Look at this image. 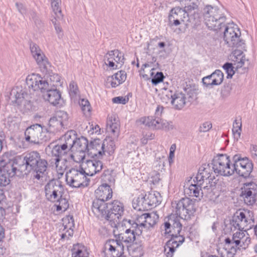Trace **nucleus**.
Wrapping results in <instances>:
<instances>
[{
	"label": "nucleus",
	"mask_w": 257,
	"mask_h": 257,
	"mask_svg": "<svg viewBox=\"0 0 257 257\" xmlns=\"http://www.w3.org/2000/svg\"><path fill=\"white\" fill-rule=\"evenodd\" d=\"M212 164H204L199 169L196 176L193 180L194 183H197L199 185H204V190L212 191L215 186V176L212 174Z\"/></svg>",
	"instance_id": "nucleus-5"
},
{
	"label": "nucleus",
	"mask_w": 257,
	"mask_h": 257,
	"mask_svg": "<svg viewBox=\"0 0 257 257\" xmlns=\"http://www.w3.org/2000/svg\"><path fill=\"white\" fill-rule=\"evenodd\" d=\"M126 79V72L123 70H120L114 74L107 77L106 85L108 87L115 88L124 82Z\"/></svg>",
	"instance_id": "nucleus-29"
},
{
	"label": "nucleus",
	"mask_w": 257,
	"mask_h": 257,
	"mask_svg": "<svg viewBox=\"0 0 257 257\" xmlns=\"http://www.w3.org/2000/svg\"><path fill=\"white\" fill-rule=\"evenodd\" d=\"M65 160H61L59 158L55 159V167L58 173L62 175L66 170L67 166Z\"/></svg>",
	"instance_id": "nucleus-50"
},
{
	"label": "nucleus",
	"mask_w": 257,
	"mask_h": 257,
	"mask_svg": "<svg viewBox=\"0 0 257 257\" xmlns=\"http://www.w3.org/2000/svg\"><path fill=\"white\" fill-rule=\"evenodd\" d=\"M55 116L57 119H59L60 121L62 122V124L64 126L67 124L68 120V115L66 112L60 110L56 112Z\"/></svg>",
	"instance_id": "nucleus-54"
},
{
	"label": "nucleus",
	"mask_w": 257,
	"mask_h": 257,
	"mask_svg": "<svg viewBox=\"0 0 257 257\" xmlns=\"http://www.w3.org/2000/svg\"><path fill=\"white\" fill-rule=\"evenodd\" d=\"M26 82L30 92L39 90L44 92L50 90L48 79L46 75L42 77L38 74L33 73L27 77Z\"/></svg>",
	"instance_id": "nucleus-13"
},
{
	"label": "nucleus",
	"mask_w": 257,
	"mask_h": 257,
	"mask_svg": "<svg viewBox=\"0 0 257 257\" xmlns=\"http://www.w3.org/2000/svg\"><path fill=\"white\" fill-rule=\"evenodd\" d=\"M25 136L26 141L34 144H39L40 141H46L48 139L47 133L39 124L28 127L25 131Z\"/></svg>",
	"instance_id": "nucleus-15"
},
{
	"label": "nucleus",
	"mask_w": 257,
	"mask_h": 257,
	"mask_svg": "<svg viewBox=\"0 0 257 257\" xmlns=\"http://www.w3.org/2000/svg\"><path fill=\"white\" fill-rule=\"evenodd\" d=\"M72 257H89L86 247L81 244H77L72 249Z\"/></svg>",
	"instance_id": "nucleus-40"
},
{
	"label": "nucleus",
	"mask_w": 257,
	"mask_h": 257,
	"mask_svg": "<svg viewBox=\"0 0 257 257\" xmlns=\"http://www.w3.org/2000/svg\"><path fill=\"white\" fill-rule=\"evenodd\" d=\"M83 168H72L65 174L66 184L72 188L86 187L89 185L90 179L84 174Z\"/></svg>",
	"instance_id": "nucleus-7"
},
{
	"label": "nucleus",
	"mask_w": 257,
	"mask_h": 257,
	"mask_svg": "<svg viewBox=\"0 0 257 257\" xmlns=\"http://www.w3.org/2000/svg\"><path fill=\"white\" fill-rule=\"evenodd\" d=\"M212 127V123L210 122L207 121L202 123L200 127L199 131L200 132H207L209 131Z\"/></svg>",
	"instance_id": "nucleus-59"
},
{
	"label": "nucleus",
	"mask_w": 257,
	"mask_h": 257,
	"mask_svg": "<svg viewBox=\"0 0 257 257\" xmlns=\"http://www.w3.org/2000/svg\"><path fill=\"white\" fill-rule=\"evenodd\" d=\"M184 7V11L189 15L193 11L198 10L199 5V0H176Z\"/></svg>",
	"instance_id": "nucleus-36"
},
{
	"label": "nucleus",
	"mask_w": 257,
	"mask_h": 257,
	"mask_svg": "<svg viewBox=\"0 0 257 257\" xmlns=\"http://www.w3.org/2000/svg\"><path fill=\"white\" fill-rule=\"evenodd\" d=\"M77 138L76 132L71 130L66 133L62 137V140L64 141L63 144L70 150Z\"/></svg>",
	"instance_id": "nucleus-38"
},
{
	"label": "nucleus",
	"mask_w": 257,
	"mask_h": 257,
	"mask_svg": "<svg viewBox=\"0 0 257 257\" xmlns=\"http://www.w3.org/2000/svg\"><path fill=\"white\" fill-rule=\"evenodd\" d=\"M104 249V252L111 254L112 257H121L123 253L122 246L113 241L105 242Z\"/></svg>",
	"instance_id": "nucleus-32"
},
{
	"label": "nucleus",
	"mask_w": 257,
	"mask_h": 257,
	"mask_svg": "<svg viewBox=\"0 0 257 257\" xmlns=\"http://www.w3.org/2000/svg\"><path fill=\"white\" fill-rule=\"evenodd\" d=\"M27 96L21 87L16 86L14 87L10 93V99L13 103L18 105L25 104Z\"/></svg>",
	"instance_id": "nucleus-30"
},
{
	"label": "nucleus",
	"mask_w": 257,
	"mask_h": 257,
	"mask_svg": "<svg viewBox=\"0 0 257 257\" xmlns=\"http://www.w3.org/2000/svg\"><path fill=\"white\" fill-rule=\"evenodd\" d=\"M69 94L74 100L77 99L79 96V92L77 84L74 81H71L69 86Z\"/></svg>",
	"instance_id": "nucleus-49"
},
{
	"label": "nucleus",
	"mask_w": 257,
	"mask_h": 257,
	"mask_svg": "<svg viewBox=\"0 0 257 257\" xmlns=\"http://www.w3.org/2000/svg\"><path fill=\"white\" fill-rule=\"evenodd\" d=\"M46 76L48 79L49 89L56 88L61 85L60 76L58 74L52 73Z\"/></svg>",
	"instance_id": "nucleus-42"
},
{
	"label": "nucleus",
	"mask_w": 257,
	"mask_h": 257,
	"mask_svg": "<svg viewBox=\"0 0 257 257\" xmlns=\"http://www.w3.org/2000/svg\"><path fill=\"white\" fill-rule=\"evenodd\" d=\"M16 6L18 10L21 14H22L23 15H29L27 13L26 8L22 4L16 3Z\"/></svg>",
	"instance_id": "nucleus-62"
},
{
	"label": "nucleus",
	"mask_w": 257,
	"mask_h": 257,
	"mask_svg": "<svg viewBox=\"0 0 257 257\" xmlns=\"http://www.w3.org/2000/svg\"><path fill=\"white\" fill-rule=\"evenodd\" d=\"M224 75L220 70H216L209 75L204 77L202 82L206 87L212 88L213 86L219 85L223 81Z\"/></svg>",
	"instance_id": "nucleus-27"
},
{
	"label": "nucleus",
	"mask_w": 257,
	"mask_h": 257,
	"mask_svg": "<svg viewBox=\"0 0 257 257\" xmlns=\"http://www.w3.org/2000/svg\"><path fill=\"white\" fill-rule=\"evenodd\" d=\"M245 165H242L239 170H238V175L246 178L249 176L253 168V165L249 160L246 158L245 159Z\"/></svg>",
	"instance_id": "nucleus-39"
},
{
	"label": "nucleus",
	"mask_w": 257,
	"mask_h": 257,
	"mask_svg": "<svg viewBox=\"0 0 257 257\" xmlns=\"http://www.w3.org/2000/svg\"><path fill=\"white\" fill-rule=\"evenodd\" d=\"M246 230L236 231L233 234L232 240L229 238H226L225 241L227 247H230L234 251H236V248L246 249L250 243V238Z\"/></svg>",
	"instance_id": "nucleus-11"
},
{
	"label": "nucleus",
	"mask_w": 257,
	"mask_h": 257,
	"mask_svg": "<svg viewBox=\"0 0 257 257\" xmlns=\"http://www.w3.org/2000/svg\"><path fill=\"white\" fill-rule=\"evenodd\" d=\"M62 221L64 229H71L74 226V219L72 216L68 215L64 217Z\"/></svg>",
	"instance_id": "nucleus-53"
},
{
	"label": "nucleus",
	"mask_w": 257,
	"mask_h": 257,
	"mask_svg": "<svg viewBox=\"0 0 257 257\" xmlns=\"http://www.w3.org/2000/svg\"><path fill=\"white\" fill-rule=\"evenodd\" d=\"M64 232L61 235V239H69L70 237H72L73 234V229H63Z\"/></svg>",
	"instance_id": "nucleus-58"
},
{
	"label": "nucleus",
	"mask_w": 257,
	"mask_h": 257,
	"mask_svg": "<svg viewBox=\"0 0 257 257\" xmlns=\"http://www.w3.org/2000/svg\"><path fill=\"white\" fill-rule=\"evenodd\" d=\"M223 31V39L226 44L230 47H242L244 41L240 38L241 33L237 26L233 23L222 26V28L217 31Z\"/></svg>",
	"instance_id": "nucleus-4"
},
{
	"label": "nucleus",
	"mask_w": 257,
	"mask_h": 257,
	"mask_svg": "<svg viewBox=\"0 0 257 257\" xmlns=\"http://www.w3.org/2000/svg\"><path fill=\"white\" fill-rule=\"evenodd\" d=\"M241 122L240 120L235 119L233 123L232 133L237 141L240 138L241 132Z\"/></svg>",
	"instance_id": "nucleus-48"
},
{
	"label": "nucleus",
	"mask_w": 257,
	"mask_h": 257,
	"mask_svg": "<svg viewBox=\"0 0 257 257\" xmlns=\"http://www.w3.org/2000/svg\"><path fill=\"white\" fill-rule=\"evenodd\" d=\"M17 168L12 163H7L0 171V186H6L10 182V178L15 176Z\"/></svg>",
	"instance_id": "nucleus-28"
},
{
	"label": "nucleus",
	"mask_w": 257,
	"mask_h": 257,
	"mask_svg": "<svg viewBox=\"0 0 257 257\" xmlns=\"http://www.w3.org/2000/svg\"><path fill=\"white\" fill-rule=\"evenodd\" d=\"M164 78L162 72H157L154 77L152 79V82L153 84L157 85L163 81Z\"/></svg>",
	"instance_id": "nucleus-57"
},
{
	"label": "nucleus",
	"mask_w": 257,
	"mask_h": 257,
	"mask_svg": "<svg viewBox=\"0 0 257 257\" xmlns=\"http://www.w3.org/2000/svg\"><path fill=\"white\" fill-rule=\"evenodd\" d=\"M123 53L118 50H114L108 52L104 56V69L115 70L119 69L124 63Z\"/></svg>",
	"instance_id": "nucleus-14"
},
{
	"label": "nucleus",
	"mask_w": 257,
	"mask_h": 257,
	"mask_svg": "<svg viewBox=\"0 0 257 257\" xmlns=\"http://www.w3.org/2000/svg\"><path fill=\"white\" fill-rule=\"evenodd\" d=\"M69 151V148L62 144L54 146L52 150V154L57 158H60Z\"/></svg>",
	"instance_id": "nucleus-44"
},
{
	"label": "nucleus",
	"mask_w": 257,
	"mask_h": 257,
	"mask_svg": "<svg viewBox=\"0 0 257 257\" xmlns=\"http://www.w3.org/2000/svg\"><path fill=\"white\" fill-rule=\"evenodd\" d=\"M211 164L215 174L223 176H229L233 174L231 161L226 155L222 154L214 157Z\"/></svg>",
	"instance_id": "nucleus-9"
},
{
	"label": "nucleus",
	"mask_w": 257,
	"mask_h": 257,
	"mask_svg": "<svg viewBox=\"0 0 257 257\" xmlns=\"http://www.w3.org/2000/svg\"><path fill=\"white\" fill-rule=\"evenodd\" d=\"M59 0H51V6L54 14V18L62 20L63 15L62 14L61 9L59 7Z\"/></svg>",
	"instance_id": "nucleus-45"
},
{
	"label": "nucleus",
	"mask_w": 257,
	"mask_h": 257,
	"mask_svg": "<svg viewBox=\"0 0 257 257\" xmlns=\"http://www.w3.org/2000/svg\"><path fill=\"white\" fill-rule=\"evenodd\" d=\"M70 150L72 152L70 157L74 162L80 163L84 159L86 155L85 152L73 149H70Z\"/></svg>",
	"instance_id": "nucleus-46"
},
{
	"label": "nucleus",
	"mask_w": 257,
	"mask_h": 257,
	"mask_svg": "<svg viewBox=\"0 0 257 257\" xmlns=\"http://www.w3.org/2000/svg\"><path fill=\"white\" fill-rule=\"evenodd\" d=\"M110 209L105 207L104 210L98 211L97 216L102 220L107 221L112 227H116L120 222L124 213V206L119 201L114 200L111 204Z\"/></svg>",
	"instance_id": "nucleus-2"
},
{
	"label": "nucleus",
	"mask_w": 257,
	"mask_h": 257,
	"mask_svg": "<svg viewBox=\"0 0 257 257\" xmlns=\"http://www.w3.org/2000/svg\"><path fill=\"white\" fill-rule=\"evenodd\" d=\"M79 103L83 113L85 115L88 114L90 111V105L89 101L87 99H82Z\"/></svg>",
	"instance_id": "nucleus-55"
},
{
	"label": "nucleus",
	"mask_w": 257,
	"mask_h": 257,
	"mask_svg": "<svg viewBox=\"0 0 257 257\" xmlns=\"http://www.w3.org/2000/svg\"><path fill=\"white\" fill-rule=\"evenodd\" d=\"M246 158H241L239 155H235L232 157V169L233 170V173L236 172L238 175V170L241 167V165H244L245 163V159Z\"/></svg>",
	"instance_id": "nucleus-43"
},
{
	"label": "nucleus",
	"mask_w": 257,
	"mask_h": 257,
	"mask_svg": "<svg viewBox=\"0 0 257 257\" xmlns=\"http://www.w3.org/2000/svg\"><path fill=\"white\" fill-rule=\"evenodd\" d=\"M130 227L126 229L123 233L114 234L115 239H109L106 241L109 242L111 241H115L117 244L121 245L124 248L122 242L130 243L133 242L136 239V236L142 234L143 231L136 223L135 221L128 220Z\"/></svg>",
	"instance_id": "nucleus-8"
},
{
	"label": "nucleus",
	"mask_w": 257,
	"mask_h": 257,
	"mask_svg": "<svg viewBox=\"0 0 257 257\" xmlns=\"http://www.w3.org/2000/svg\"><path fill=\"white\" fill-rule=\"evenodd\" d=\"M96 142L95 139L91 141L88 144L87 140L83 137L78 138L71 149L85 152L87 151L88 154L92 158L96 156Z\"/></svg>",
	"instance_id": "nucleus-20"
},
{
	"label": "nucleus",
	"mask_w": 257,
	"mask_h": 257,
	"mask_svg": "<svg viewBox=\"0 0 257 257\" xmlns=\"http://www.w3.org/2000/svg\"><path fill=\"white\" fill-rule=\"evenodd\" d=\"M250 151L252 158L257 161V146L252 145L250 148Z\"/></svg>",
	"instance_id": "nucleus-64"
},
{
	"label": "nucleus",
	"mask_w": 257,
	"mask_h": 257,
	"mask_svg": "<svg viewBox=\"0 0 257 257\" xmlns=\"http://www.w3.org/2000/svg\"><path fill=\"white\" fill-rule=\"evenodd\" d=\"M27 169H34L36 171L35 178L43 180L46 178L48 163L45 159L41 158L40 154L36 151L31 152L24 157Z\"/></svg>",
	"instance_id": "nucleus-3"
},
{
	"label": "nucleus",
	"mask_w": 257,
	"mask_h": 257,
	"mask_svg": "<svg viewBox=\"0 0 257 257\" xmlns=\"http://www.w3.org/2000/svg\"><path fill=\"white\" fill-rule=\"evenodd\" d=\"M171 238L168 240L164 246V253L167 257H172L175 249L185 240L183 235L171 236Z\"/></svg>",
	"instance_id": "nucleus-25"
},
{
	"label": "nucleus",
	"mask_w": 257,
	"mask_h": 257,
	"mask_svg": "<svg viewBox=\"0 0 257 257\" xmlns=\"http://www.w3.org/2000/svg\"><path fill=\"white\" fill-rule=\"evenodd\" d=\"M31 51L37 63L43 72H47L51 67L47 58L45 56L39 47L35 44L31 45Z\"/></svg>",
	"instance_id": "nucleus-21"
},
{
	"label": "nucleus",
	"mask_w": 257,
	"mask_h": 257,
	"mask_svg": "<svg viewBox=\"0 0 257 257\" xmlns=\"http://www.w3.org/2000/svg\"><path fill=\"white\" fill-rule=\"evenodd\" d=\"M169 20L170 22H173L175 26L180 25L181 21L190 22L192 21L191 17H189V15L186 11H184V8L180 7H176L171 10Z\"/></svg>",
	"instance_id": "nucleus-24"
},
{
	"label": "nucleus",
	"mask_w": 257,
	"mask_h": 257,
	"mask_svg": "<svg viewBox=\"0 0 257 257\" xmlns=\"http://www.w3.org/2000/svg\"><path fill=\"white\" fill-rule=\"evenodd\" d=\"M173 211L180 218L186 219V217L193 214L195 211L194 204L189 198H183L172 203Z\"/></svg>",
	"instance_id": "nucleus-10"
},
{
	"label": "nucleus",
	"mask_w": 257,
	"mask_h": 257,
	"mask_svg": "<svg viewBox=\"0 0 257 257\" xmlns=\"http://www.w3.org/2000/svg\"><path fill=\"white\" fill-rule=\"evenodd\" d=\"M170 101L174 108L180 110L185 105L187 97L186 94L182 92H176L171 95Z\"/></svg>",
	"instance_id": "nucleus-33"
},
{
	"label": "nucleus",
	"mask_w": 257,
	"mask_h": 257,
	"mask_svg": "<svg viewBox=\"0 0 257 257\" xmlns=\"http://www.w3.org/2000/svg\"><path fill=\"white\" fill-rule=\"evenodd\" d=\"M231 59L236 65V68L242 67L247 60L245 58V55L240 50H235L233 51L231 55Z\"/></svg>",
	"instance_id": "nucleus-35"
},
{
	"label": "nucleus",
	"mask_w": 257,
	"mask_h": 257,
	"mask_svg": "<svg viewBox=\"0 0 257 257\" xmlns=\"http://www.w3.org/2000/svg\"><path fill=\"white\" fill-rule=\"evenodd\" d=\"M223 68L225 70L226 73L227 74V78H231L234 74V71L233 70V67L232 64L230 63H226L223 66Z\"/></svg>",
	"instance_id": "nucleus-56"
},
{
	"label": "nucleus",
	"mask_w": 257,
	"mask_h": 257,
	"mask_svg": "<svg viewBox=\"0 0 257 257\" xmlns=\"http://www.w3.org/2000/svg\"><path fill=\"white\" fill-rule=\"evenodd\" d=\"M112 139H113L109 138L104 140L101 146V150L99 151L97 153V158H101L105 154V152H107L109 154L113 152L115 144Z\"/></svg>",
	"instance_id": "nucleus-34"
},
{
	"label": "nucleus",
	"mask_w": 257,
	"mask_h": 257,
	"mask_svg": "<svg viewBox=\"0 0 257 257\" xmlns=\"http://www.w3.org/2000/svg\"><path fill=\"white\" fill-rule=\"evenodd\" d=\"M47 92L45 98L53 105H56L59 103L61 98L60 92L55 88L50 89Z\"/></svg>",
	"instance_id": "nucleus-37"
},
{
	"label": "nucleus",
	"mask_w": 257,
	"mask_h": 257,
	"mask_svg": "<svg viewBox=\"0 0 257 257\" xmlns=\"http://www.w3.org/2000/svg\"><path fill=\"white\" fill-rule=\"evenodd\" d=\"M139 121L141 124L152 129L170 131L174 128L172 122L168 121L160 117H142L139 119Z\"/></svg>",
	"instance_id": "nucleus-16"
},
{
	"label": "nucleus",
	"mask_w": 257,
	"mask_h": 257,
	"mask_svg": "<svg viewBox=\"0 0 257 257\" xmlns=\"http://www.w3.org/2000/svg\"><path fill=\"white\" fill-rule=\"evenodd\" d=\"M112 191L110 186L106 183H102L97 188V210L102 211L107 207L106 201L111 199Z\"/></svg>",
	"instance_id": "nucleus-19"
},
{
	"label": "nucleus",
	"mask_w": 257,
	"mask_h": 257,
	"mask_svg": "<svg viewBox=\"0 0 257 257\" xmlns=\"http://www.w3.org/2000/svg\"><path fill=\"white\" fill-rule=\"evenodd\" d=\"M112 101L114 103L125 104L128 101V99L123 96H117L112 98Z\"/></svg>",
	"instance_id": "nucleus-60"
},
{
	"label": "nucleus",
	"mask_w": 257,
	"mask_h": 257,
	"mask_svg": "<svg viewBox=\"0 0 257 257\" xmlns=\"http://www.w3.org/2000/svg\"><path fill=\"white\" fill-rule=\"evenodd\" d=\"M180 218L174 215L168 216L167 220H166L162 226V229L165 230L164 233L168 234L170 236L181 235L182 225L180 221Z\"/></svg>",
	"instance_id": "nucleus-18"
},
{
	"label": "nucleus",
	"mask_w": 257,
	"mask_h": 257,
	"mask_svg": "<svg viewBox=\"0 0 257 257\" xmlns=\"http://www.w3.org/2000/svg\"><path fill=\"white\" fill-rule=\"evenodd\" d=\"M96 161L93 160H87L86 162V167H85L83 171L85 172L84 174L87 177L93 176L96 173Z\"/></svg>",
	"instance_id": "nucleus-41"
},
{
	"label": "nucleus",
	"mask_w": 257,
	"mask_h": 257,
	"mask_svg": "<svg viewBox=\"0 0 257 257\" xmlns=\"http://www.w3.org/2000/svg\"><path fill=\"white\" fill-rule=\"evenodd\" d=\"M49 125L50 128H53V131H57L61 130L64 125L59 119H57L56 116L51 117L49 121Z\"/></svg>",
	"instance_id": "nucleus-51"
},
{
	"label": "nucleus",
	"mask_w": 257,
	"mask_h": 257,
	"mask_svg": "<svg viewBox=\"0 0 257 257\" xmlns=\"http://www.w3.org/2000/svg\"><path fill=\"white\" fill-rule=\"evenodd\" d=\"M106 130L113 140L117 139L120 134V122L116 116L111 115L108 116Z\"/></svg>",
	"instance_id": "nucleus-26"
},
{
	"label": "nucleus",
	"mask_w": 257,
	"mask_h": 257,
	"mask_svg": "<svg viewBox=\"0 0 257 257\" xmlns=\"http://www.w3.org/2000/svg\"><path fill=\"white\" fill-rule=\"evenodd\" d=\"M257 194V185L254 182L244 183L241 188L240 196L243 198L244 203L248 205H252L255 201Z\"/></svg>",
	"instance_id": "nucleus-22"
},
{
	"label": "nucleus",
	"mask_w": 257,
	"mask_h": 257,
	"mask_svg": "<svg viewBox=\"0 0 257 257\" xmlns=\"http://www.w3.org/2000/svg\"><path fill=\"white\" fill-rule=\"evenodd\" d=\"M133 257H141L144 254L143 246L142 244L137 243L131 246Z\"/></svg>",
	"instance_id": "nucleus-52"
},
{
	"label": "nucleus",
	"mask_w": 257,
	"mask_h": 257,
	"mask_svg": "<svg viewBox=\"0 0 257 257\" xmlns=\"http://www.w3.org/2000/svg\"><path fill=\"white\" fill-rule=\"evenodd\" d=\"M205 23L210 30L217 31L222 28L226 17L222 10L216 6L206 5L203 9Z\"/></svg>",
	"instance_id": "nucleus-1"
},
{
	"label": "nucleus",
	"mask_w": 257,
	"mask_h": 257,
	"mask_svg": "<svg viewBox=\"0 0 257 257\" xmlns=\"http://www.w3.org/2000/svg\"><path fill=\"white\" fill-rule=\"evenodd\" d=\"M62 186L60 183L54 179L50 180L45 186L44 191L47 200L56 202L62 194Z\"/></svg>",
	"instance_id": "nucleus-17"
},
{
	"label": "nucleus",
	"mask_w": 257,
	"mask_h": 257,
	"mask_svg": "<svg viewBox=\"0 0 257 257\" xmlns=\"http://www.w3.org/2000/svg\"><path fill=\"white\" fill-rule=\"evenodd\" d=\"M191 184L188 188L185 189V193L190 196L195 197L201 200L203 195H207L210 190H204L203 188L204 185H199L197 183Z\"/></svg>",
	"instance_id": "nucleus-31"
},
{
	"label": "nucleus",
	"mask_w": 257,
	"mask_h": 257,
	"mask_svg": "<svg viewBox=\"0 0 257 257\" xmlns=\"http://www.w3.org/2000/svg\"><path fill=\"white\" fill-rule=\"evenodd\" d=\"M101 177L102 181L104 182V183L107 184L108 182H110L111 179L110 171L108 170H105Z\"/></svg>",
	"instance_id": "nucleus-61"
},
{
	"label": "nucleus",
	"mask_w": 257,
	"mask_h": 257,
	"mask_svg": "<svg viewBox=\"0 0 257 257\" xmlns=\"http://www.w3.org/2000/svg\"><path fill=\"white\" fill-rule=\"evenodd\" d=\"M57 18H54V20H52V23L54 25L55 30L56 31V33L59 35H61L62 33V29L60 27L59 25L57 23V22L59 21Z\"/></svg>",
	"instance_id": "nucleus-63"
},
{
	"label": "nucleus",
	"mask_w": 257,
	"mask_h": 257,
	"mask_svg": "<svg viewBox=\"0 0 257 257\" xmlns=\"http://www.w3.org/2000/svg\"><path fill=\"white\" fill-rule=\"evenodd\" d=\"M254 223L253 213L248 210L236 212L231 224L238 230H248L251 228Z\"/></svg>",
	"instance_id": "nucleus-12"
},
{
	"label": "nucleus",
	"mask_w": 257,
	"mask_h": 257,
	"mask_svg": "<svg viewBox=\"0 0 257 257\" xmlns=\"http://www.w3.org/2000/svg\"><path fill=\"white\" fill-rule=\"evenodd\" d=\"M57 204H56V210L65 211L69 207V203L67 200L62 197V194H61V197L58 198L56 201Z\"/></svg>",
	"instance_id": "nucleus-47"
},
{
	"label": "nucleus",
	"mask_w": 257,
	"mask_h": 257,
	"mask_svg": "<svg viewBox=\"0 0 257 257\" xmlns=\"http://www.w3.org/2000/svg\"><path fill=\"white\" fill-rule=\"evenodd\" d=\"M158 218V215L155 213H143L138 215L135 221L143 232L156 224Z\"/></svg>",
	"instance_id": "nucleus-23"
},
{
	"label": "nucleus",
	"mask_w": 257,
	"mask_h": 257,
	"mask_svg": "<svg viewBox=\"0 0 257 257\" xmlns=\"http://www.w3.org/2000/svg\"><path fill=\"white\" fill-rule=\"evenodd\" d=\"M161 202L160 194L157 191H151L145 195H140L133 201V206L137 210H148L159 205Z\"/></svg>",
	"instance_id": "nucleus-6"
}]
</instances>
